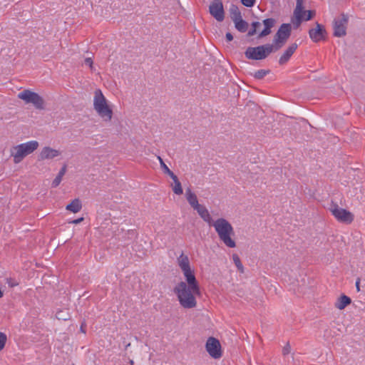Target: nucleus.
<instances>
[{
    "mask_svg": "<svg viewBox=\"0 0 365 365\" xmlns=\"http://www.w3.org/2000/svg\"><path fill=\"white\" fill-rule=\"evenodd\" d=\"M177 263L180 268L185 282H179L173 289L180 306L185 309H193L197 306L196 297L201 295L198 282L191 269L187 255L182 252L177 258Z\"/></svg>",
    "mask_w": 365,
    "mask_h": 365,
    "instance_id": "nucleus-1",
    "label": "nucleus"
},
{
    "mask_svg": "<svg viewBox=\"0 0 365 365\" xmlns=\"http://www.w3.org/2000/svg\"><path fill=\"white\" fill-rule=\"evenodd\" d=\"M210 227H213L221 242L229 248H235L237 245L233 239L235 231L231 223L225 218L220 217L214 220Z\"/></svg>",
    "mask_w": 365,
    "mask_h": 365,
    "instance_id": "nucleus-2",
    "label": "nucleus"
},
{
    "mask_svg": "<svg viewBox=\"0 0 365 365\" xmlns=\"http://www.w3.org/2000/svg\"><path fill=\"white\" fill-rule=\"evenodd\" d=\"M93 108L104 122L111 121L113 115V109L100 89L94 91Z\"/></svg>",
    "mask_w": 365,
    "mask_h": 365,
    "instance_id": "nucleus-3",
    "label": "nucleus"
},
{
    "mask_svg": "<svg viewBox=\"0 0 365 365\" xmlns=\"http://www.w3.org/2000/svg\"><path fill=\"white\" fill-rule=\"evenodd\" d=\"M39 146L36 140H31L14 146L11 149V156L14 158V163L19 164L24 158L34 153Z\"/></svg>",
    "mask_w": 365,
    "mask_h": 365,
    "instance_id": "nucleus-4",
    "label": "nucleus"
},
{
    "mask_svg": "<svg viewBox=\"0 0 365 365\" xmlns=\"http://www.w3.org/2000/svg\"><path fill=\"white\" fill-rule=\"evenodd\" d=\"M328 210L339 222L349 225L354 220V215L351 212L340 207L336 202L333 201L331 202Z\"/></svg>",
    "mask_w": 365,
    "mask_h": 365,
    "instance_id": "nucleus-5",
    "label": "nucleus"
},
{
    "mask_svg": "<svg viewBox=\"0 0 365 365\" xmlns=\"http://www.w3.org/2000/svg\"><path fill=\"white\" fill-rule=\"evenodd\" d=\"M276 51L271 44L259 46L257 47H248L245 53L247 58L252 60H262L272 52Z\"/></svg>",
    "mask_w": 365,
    "mask_h": 365,
    "instance_id": "nucleus-6",
    "label": "nucleus"
},
{
    "mask_svg": "<svg viewBox=\"0 0 365 365\" xmlns=\"http://www.w3.org/2000/svg\"><path fill=\"white\" fill-rule=\"evenodd\" d=\"M312 11H304L303 7V0H297L296 7L294 10L293 17L292 18V23L297 28L300 26L302 21L310 20L314 15Z\"/></svg>",
    "mask_w": 365,
    "mask_h": 365,
    "instance_id": "nucleus-7",
    "label": "nucleus"
},
{
    "mask_svg": "<svg viewBox=\"0 0 365 365\" xmlns=\"http://www.w3.org/2000/svg\"><path fill=\"white\" fill-rule=\"evenodd\" d=\"M18 98L23 100L26 103H31L39 110L44 108V100L38 95L31 90L26 89L18 94Z\"/></svg>",
    "mask_w": 365,
    "mask_h": 365,
    "instance_id": "nucleus-8",
    "label": "nucleus"
},
{
    "mask_svg": "<svg viewBox=\"0 0 365 365\" xmlns=\"http://www.w3.org/2000/svg\"><path fill=\"white\" fill-rule=\"evenodd\" d=\"M290 34L291 25L289 24H283L275 34L274 44H272L276 51L284 45L290 36Z\"/></svg>",
    "mask_w": 365,
    "mask_h": 365,
    "instance_id": "nucleus-9",
    "label": "nucleus"
},
{
    "mask_svg": "<svg viewBox=\"0 0 365 365\" xmlns=\"http://www.w3.org/2000/svg\"><path fill=\"white\" fill-rule=\"evenodd\" d=\"M348 24V17L342 14L336 17L333 21L334 36L336 37H342L346 34V26Z\"/></svg>",
    "mask_w": 365,
    "mask_h": 365,
    "instance_id": "nucleus-10",
    "label": "nucleus"
},
{
    "mask_svg": "<svg viewBox=\"0 0 365 365\" xmlns=\"http://www.w3.org/2000/svg\"><path fill=\"white\" fill-rule=\"evenodd\" d=\"M205 348L208 354L213 359H220L222 356L221 345L217 339L209 337L207 340Z\"/></svg>",
    "mask_w": 365,
    "mask_h": 365,
    "instance_id": "nucleus-11",
    "label": "nucleus"
},
{
    "mask_svg": "<svg viewBox=\"0 0 365 365\" xmlns=\"http://www.w3.org/2000/svg\"><path fill=\"white\" fill-rule=\"evenodd\" d=\"M210 13L217 21L224 20L225 14L221 0H214L212 2L210 6Z\"/></svg>",
    "mask_w": 365,
    "mask_h": 365,
    "instance_id": "nucleus-12",
    "label": "nucleus"
},
{
    "mask_svg": "<svg viewBox=\"0 0 365 365\" xmlns=\"http://www.w3.org/2000/svg\"><path fill=\"white\" fill-rule=\"evenodd\" d=\"M310 38L315 43L324 40L327 35L325 28L322 24H316V27L309 31Z\"/></svg>",
    "mask_w": 365,
    "mask_h": 365,
    "instance_id": "nucleus-13",
    "label": "nucleus"
},
{
    "mask_svg": "<svg viewBox=\"0 0 365 365\" xmlns=\"http://www.w3.org/2000/svg\"><path fill=\"white\" fill-rule=\"evenodd\" d=\"M61 155V151L49 146L43 147L38 155L39 160H52Z\"/></svg>",
    "mask_w": 365,
    "mask_h": 365,
    "instance_id": "nucleus-14",
    "label": "nucleus"
},
{
    "mask_svg": "<svg viewBox=\"0 0 365 365\" xmlns=\"http://www.w3.org/2000/svg\"><path fill=\"white\" fill-rule=\"evenodd\" d=\"M298 45L296 43H292L288 46V48L284 51L283 54L280 56L279 59V63L280 65L285 64L293 55V53L296 51Z\"/></svg>",
    "mask_w": 365,
    "mask_h": 365,
    "instance_id": "nucleus-15",
    "label": "nucleus"
},
{
    "mask_svg": "<svg viewBox=\"0 0 365 365\" xmlns=\"http://www.w3.org/2000/svg\"><path fill=\"white\" fill-rule=\"evenodd\" d=\"M194 210L197 211V214L204 222H205L209 226H211V224L214 220L205 206L200 205Z\"/></svg>",
    "mask_w": 365,
    "mask_h": 365,
    "instance_id": "nucleus-16",
    "label": "nucleus"
},
{
    "mask_svg": "<svg viewBox=\"0 0 365 365\" xmlns=\"http://www.w3.org/2000/svg\"><path fill=\"white\" fill-rule=\"evenodd\" d=\"M276 21L274 19H267L263 21L264 30L259 33V38L264 37L271 33V29L274 26Z\"/></svg>",
    "mask_w": 365,
    "mask_h": 365,
    "instance_id": "nucleus-17",
    "label": "nucleus"
},
{
    "mask_svg": "<svg viewBox=\"0 0 365 365\" xmlns=\"http://www.w3.org/2000/svg\"><path fill=\"white\" fill-rule=\"evenodd\" d=\"M351 300L350 297H349L344 294H342L336 301V302L334 304V307L339 310H342L346 306L349 305L351 304Z\"/></svg>",
    "mask_w": 365,
    "mask_h": 365,
    "instance_id": "nucleus-18",
    "label": "nucleus"
},
{
    "mask_svg": "<svg viewBox=\"0 0 365 365\" xmlns=\"http://www.w3.org/2000/svg\"><path fill=\"white\" fill-rule=\"evenodd\" d=\"M185 197L188 203L193 209H195L197 206L200 205L198 202L197 195L194 192H192L190 188L186 190Z\"/></svg>",
    "mask_w": 365,
    "mask_h": 365,
    "instance_id": "nucleus-19",
    "label": "nucleus"
},
{
    "mask_svg": "<svg viewBox=\"0 0 365 365\" xmlns=\"http://www.w3.org/2000/svg\"><path fill=\"white\" fill-rule=\"evenodd\" d=\"M82 209V204L78 198L73 200L71 203L68 204L66 210L73 213H77Z\"/></svg>",
    "mask_w": 365,
    "mask_h": 365,
    "instance_id": "nucleus-20",
    "label": "nucleus"
},
{
    "mask_svg": "<svg viewBox=\"0 0 365 365\" xmlns=\"http://www.w3.org/2000/svg\"><path fill=\"white\" fill-rule=\"evenodd\" d=\"M235 24V27L240 32L244 33L248 29V23L242 19V18L237 19V20L233 21Z\"/></svg>",
    "mask_w": 365,
    "mask_h": 365,
    "instance_id": "nucleus-21",
    "label": "nucleus"
},
{
    "mask_svg": "<svg viewBox=\"0 0 365 365\" xmlns=\"http://www.w3.org/2000/svg\"><path fill=\"white\" fill-rule=\"evenodd\" d=\"M173 182H174V185L173 186V190L175 194L176 195H182V192H183V190H182V185H181V183L179 181L178 177L173 174L172 176H170Z\"/></svg>",
    "mask_w": 365,
    "mask_h": 365,
    "instance_id": "nucleus-22",
    "label": "nucleus"
},
{
    "mask_svg": "<svg viewBox=\"0 0 365 365\" xmlns=\"http://www.w3.org/2000/svg\"><path fill=\"white\" fill-rule=\"evenodd\" d=\"M66 172V166L64 165L60 170L58 174L55 178V179L53 180V182H52V187H56L57 186L59 185V184L61 183V182L62 180L63 176L65 175Z\"/></svg>",
    "mask_w": 365,
    "mask_h": 365,
    "instance_id": "nucleus-23",
    "label": "nucleus"
},
{
    "mask_svg": "<svg viewBox=\"0 0 365 365\" xmlns=\"http://www.w3.org/2000/svg\"><path fill=\"white\" fill-rule=\"evenodd\" d=\"M230 17L232 21L237 20V19L242 18L241 12L239 10L238 7L232 5L230 9Z\"/></svg>",
    "mask_w": 365,
    "mask_h": 365,
    "instance_id": "nucleus-24",
    "label": "nucleus"
},
{
    "mask_svg": "<svg viewBox=\"0 0 365 365\" xmlns=\"http://www.w3.org/2000/svg\"><path fill=\"white\" fill-rule=\"evenodd\" d=\"M157 158L159 160V163L160 164V167L163 170L164 173L168 174L169 176H172L174 174V173L173 171H171L169 169V168L165 165V163H164V161L162 159V158L160 156H158Z\"/></svg>",
    "mask_w": 365,
    "mask_h": 365,
    "instance_id": "nucleus-25",
    "label": "nucleus"
},
{
    "mask_svg": "<svg viewBox=\"0 0 365 365\" xmlns=\"http://www.w3.org/2000/svg\"><path fill=\"white\" fill-rule=\"evenodd\" d=\"M232 259H233V262H234L235 266L237 267V269L239 270H240L241 272H243V265L241 262V260H240L239 256L237 254H233Z\"/></svg>",
    "mask_w": 365,
    "mask_h": 365,
    "instance_id": "nucleus-26",
    "label": "nucleus"
},
{
    "mask_svg": "<svg viewBox=\"0 0 365 365\" xmlns=\"http://www.w3.org/2000/svg\"><path fill=\"white\" fill-rule=\"evenodd\" d=\"M269 73V70H258L256 71L254 74V77L257 79H262L267 74Z\"/></svg>",
    "mask_w": 365,
    "mask_h": 365,
    "instance_id": "nucleus-27",
    "label": "nucleus"
},
{
    "mask_svg": "<svg viewBox=\"0 0 365 365\" xmlns=\"http://www.w3.org/2000/svg\"><path fill=\"white\" fill-rule=\"evenodd\" d=\"M6 340V335L3 332H0V351L4 348Z\"/></svg>",
    "mask_w": 365,
    "mask_h": 365,
    "instance_id": "nucleus-28",
    "label": "nucleus"
},
{
    "mask_svg": "<svg viewBox=\"0 0 365 365\" xmlns=\"http://www.w3.org/2000/svg\"><path fill=\"white\" fill-rule=\"evenodd\" d=\"M256 0H241L242 4L247 7H252L254 6Z\"/></svg>",
    "mask_w": 365,
    "mask_h": 365,
    "instance_id": "nucleus-29",
    "label": "nucleus"
},
{
    "mask_svg": "<svg viewBox=\"0 0 365 365\" xmlns=\"http://www.w3.org/2000/svg\"><path fill=\"white\" fill-rule=\"evenodd\" d=\"M290 352H291V346H290L289 344H287L284 346V348H283V349H282V354H283L284 355H287V354H289Z\"/></svg>",
    "mask_w": 365,
    "mask_h": 365,
    "instance_id": "nucleus-30",
    "label": "nucleus"
},
{
    "mask_svg": "<svg viewBox=\"0 0 365 365\" xmlns=\"http://www.w3.org/2000/svg\"><path fill=\"white\" fill-rule=\"evenodd\" d=\"M93 60L91 58H86L85 59V64L88 66L91 69L93 68Z\"/></svg>",
    "mask_w": 365,
    "mask_h": 365,
    "instance_id": "nucleus-31",
    "label": "nucleus"
},
{
    "mask_svg": "<svg viewBox=\"0 0 365 365\" xmlns=\"http://www.w3.org/2000/svg\"><path fill=\"white\" fill-rule=\"evenodd\" d=\"M83 220V217H80V218H78L76 220L71 221L70 223L76 224H76H78V223L81 222Z\"/></svg>",
    "mask_w": 365,
    "mask_h": 365,
    "instance_id": "nucleus-32",
    "label": "nucleus"
},
{
    "mask_svg": "<svg viewBox=\"0 0 365 365\" xmlns=\"http://www.w3.org/2000/svg\"><path fill=\"white\" fill-rule=\"evenodd\" d=\"M257 32V30L254 28H252V29H250L249 31H248V36H254Z\"/></svg>",
    "mask_w": 365,
    "mask_h": 365,
    "instance_id": "nucleus-33",
    "label": "nucleus"
},
{
    "mask_svg": "<svg viewBox=\"0 0 365 365\" xmlns=\"http://www.w3.org/2000/svg\"><path fill=\"white\" fill-rule=\"evenodd\" d=\"M261 26V24L258 21H255L252 24V28L255 29L256 30L257 29L258 27H259Z\"/></svg>",
    "mask_w": 365,
    "mask_h": 365,
    "instance_id": "nucleus-34",
    "label": "nucleus"
},
{
    "mask_svg": "<svg viewBox=\"0 0 365 365\" xmlns=\"http://www.w3.org/2000/svg\"><path fill=\"white\" fill-rule=\"evenodd\" d=\"M226 39L227 40V41H232L233 39V36L232 35V34L230 33H227L226 34Z\"/></svg>",
    "mask_w": 365,
    "mask_h": 365,
    "instance_id": "nucleus-35",
    "label": "nucleus"
},
{
    "mask_svg": "<svg viewBox=\"0 0 365 365\" xmlns=\"http://www.w3.org/2000/svg\"><path fill=\"white\" fill-rule=\"evenodd\" d=\"M86 324L85 322L82 323L81 325V328H80V330L82 333L83 334H86Z\"/></svg>",
    "mask_w": 365,
    "mask_h": 365,
    "instance_id": "nucleus-36",
    "label": "nucleus"
},
{
    "mask_svg": "<svg viewBox=\"0 0 365 365\" xmlns=\"http://www.w3.org/2000/svg\"><path fill=\"white\" fill-rule=\"evenodd\" d=\"M359 284H360V279H358L356 280V288L357 292L360 291V285H359Z\"/></svg>",
    "mask_w": 365,
    "mask_h": 365,
    "instance_id": "nucleus-37",
    "label": "nucleus"
},
{
    "mask_svg": "<svg viewBox=\"0 0 365 365\" xmlns=\"http://www.w3.org/2000/svg\"><path fill=\"white\" fill-rule=\"evenodd\" d=\"M60 313H61V312H58V313H57V317H58L59 319H63V320H66V318H63V315H61V316H60Z\"/></svg>",
    "mask_w": 365,
    "mask_h": 365,
    "instance_id": "nucleus-38",
    "label": "nucleus"
},
{
    "mask_svg": "<svg viewBox=\"0 0 365 365\" xmlns=\"http://www.w3.org/2000/svg\"><path fill=\"white\" fill-rule=\"evenodd\" d=\"M60 313H61V312H58V313H57V317H58L59 319H63V320H66V318H63V315H61V316H60Z\"/></svg>",
    "mask_w": 365,
    "mask_h": 365,
    "instance_id": "nucleus-39",
    "label": "nucleus"
}]
</instances>
